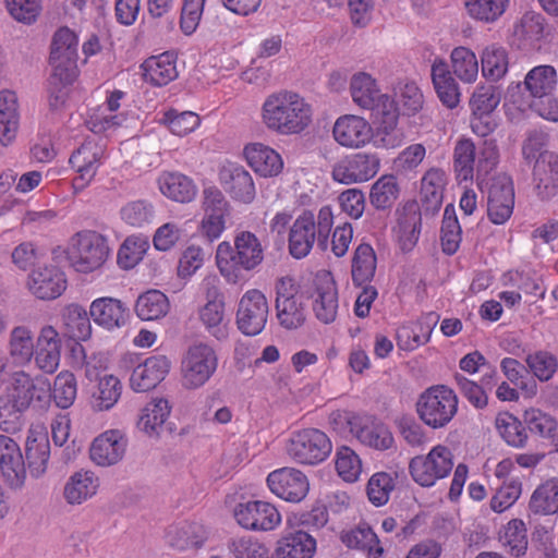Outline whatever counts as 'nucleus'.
<instances>
[{"label":"nucleus","mask_w":558,"mask_h":558,"mask_svg":"<svg viewBox=\"0 0 558 558\" xmlns=\"http://www.w3.org/2000/svg\"><path fill=\"white\" fill-rule=\"evenodd\" d=\"M105 158V144L94 138H86L73 150L69 162L76 172V177L72 180L74 193L84 191L92 183Z\"/></svg>","instance_id":"nucleus-9"},{"label":"nucleus","mask_w":558,"mask_h":558,"mask_svg":"<svg viewBox=\"0 0 558 558\" xmlns=\"http://www.w3.org/2000/svg\"><path fill=\"white\" fill-rule=\"evenodd\" d=\"M440 232L442 252L453 255L460 246L462 231L452 205H447L445 208Z\"/></svg>","instance_id":"nucleus-55"},{"label":"nucleus","mask_w":558,"mask_h":558,"mask_svg":"<svg viewBox=\"0 0 558 558\" xmlns=\"http://www.w3.org/2000/svg\"><path fill=\"white\" fill-rule=\"evenodd\" d=\"M141 68L144 80L155 86H165L178 77L173 54L169 52L148 58Z\"/></svg>","instance_id":"nucleus-40"},{"label":"nucleus","mask_w":558,"mask_h":558,"mask_svg":"<svg viewBox=\"0 0 558 558\" xmlns=\"http://www.w3.org/2000/svg\"><path fill=\"white\" fill-rule=\"evenodd\" d=\"M20 124L19 101L14 92H0V144L7 146L16 136Z\"/></svg>","instance_id":"nucleus-37"},{"label":"nucleus","mask_w":558,"mask_h":558,"mask_svg":"<svg viewBox=\"0 0 558 558\" xmlns=\"http://www.w3.org/2000/svg\"><path fill=\"white\" fill-rule=\"evenodd\" d=\"M168 311V298L158 290H149L141 294L135 304L136 315L142 320L159 319L163 317Z\"/></svg>","instance_id":"nucleus-50"},{"label":"nucleus","mask_w":558,"mask_h":558,"mask_svg":"<svg viewBox=\"0 0 558 558\" xmlns=\"http://www.w3.org/2000/svg\"><path fill=\"white\" fill-rule=\"evenodd\" d=\"M25 412L23 408L0 396V429L7 434H15L25 425Z\"/></svg>","instance_id":"nucleus-63"},{"label":"nucleus","mask_w":558,"mask_h":558,"mask_svg":"<svg viewBox=\"0 0 558 558\" xmlns=\"http://www.w3.org/2000/svg\"><path fill=\"white\" fill-rule=\"evenodd\" d=\"M446 184V174L441 169L428 170L423 179L421 186L422 201L427 209L438 210L442 204V194Z\"/></svg>","instance_id":"nucleus-53"},{"label":"nucleus","mask_w":558,"mask_h":558,"mask_svg":"<svg viewBox=\"0 0 558 558\" xmlns=\"http://www.w3.org/2000/svg\"><path fill=\"white\" fill-rule=\"evenodd\" d=\"M77 383L74 374L70 372L59 373L53 381L51 397L60 409H69L75 401Z\"/></svg>","instance_id":"nucleus-61"},{"label":"nucleus","mask_w":558,"mask_h":558,"mask_svg":"<svg viewBox=\"0 0 558 558\" xmlns=\"http://www.w3.org/2000/svg\"><path fill=\"white\" fill-rule=\"evenodd\" d=\"M276 294L275 308L279 325L287 330L303 326L306 320V304L293 279L280 278L276 283Z\"/></svg>","instance_id":"nucleus-7"},{"label":"nucleus","mask_w":558,"mask_h":558,"mask_svg":"<svg viewBox=\"0 0 558 558\" xmlns=\"http://www.w3.org/2000/svg\"><path fill=\"white\" fill-rule=\"evenodd\" d=\"M71 265L80 272L98 269L109 255L107 239L93 230H83L73 234L66 250Z\"/></svg>","instance_id":"nucleus-4"},{"label":"nucleus","mask_w":558,"mask_h":558,"mask_svg":"<svg viewBox=\"0 0 558 558\" xmlns=\"http://www.w3.org/2000/svg\"><path fill=\"white\" fill-rule=\"evenodd\" d=\"M49 391L50 384L48 380L37 379L36 383L25 372H16L13 375L11 386L2 396L27 410L35 398L40 401Z\"/></svg>","instance_id":"nucleus-24"},{"label":"nucleus","mask_w":558,"mask_h":558,"mask_svg":"<svg viewBox=\"0 0 558 558\" xmlns=\"http://www.w3.org/2000/svg\"><path fill=\"white\" fill-rule=\"evenodd\" d=\"M376 266L374 248L368 243H361L352 257L351 275L354 284L363 286L371 282L375 276Z\"/></svg>","instance_id":"nucleus-46"},{"label":"nucleus","mask_w":558,"mask_h":558,"mask_svg":"<svg viewBox=\"0 0 558 558\" xmlns=\"http://www.w3.org/2000/svg\"><path fill=\"white\" fill-rule=\"evenodd\" d=\"M267 485L271 493L290 502H299L304 499L310 487L305 474L292 468H282L270 472L267 476Z\"/></svg>","instance_id":"nucleus-17"},{"label":"nucleus","mask_w":558,"mask_h":558,"mask_svg":"<svg viewBox=\"0 0 558 558\" xmlns=\"http://www.w3.org/2000/svg\"><path fill=\"white\" fill-rule=\"evenodd\" d=\"M207 302L199 310V319L217 340H225L228 337L225 318V296L218 288L211 287L206 292Z\"/></svg>","instance_id":"nucleus-28"},{"label":"nucleus","mask_w":558,"mask_h":558,"mask_svg":"<svg viewBox=\"0 0 558 558\" xmlns=\"http://www.w3.org/2000/svg\"><path fill=\"white\" fill-rule=\"evenodd\" d=\"M219 182L225 192L236 202L251 204L256 196L253 177L243 166L225 165L219 171Z\"/></svg>","instance_id":"nucleus-19"},{"label":"nucleus","mask_w":558,"mask_h":558,"mask_svg":"<svg viewBox=\"0 0 558 558\" xmlns=\"http://www.w3.org/2000/svg\"><path fill=\"white\" fill-rule=\"evenodd\" d=\"M78 38L69 27L59 28L51 40V71L77 75Z\"/></svg>","instance_id":"nucleus-16"},{"label":"nucleus","mask_w":558,"mask_h":558,"mask_svg":"<svg viewBox=\"0 0 558 558\" xmlns=\"http://www.w3.org/2000/svg\"><path fill=\"white\" fill-rule=\"evenodd\" d=\"M400 189L395 175L380 177L371 189L369 202L378 210L389 209L399 197Z\"/></svg>","instance_id":"nucleus-54"},{"label":"nucleus","mask_w":558,"mask_h":558,"mask_svg":"<svg viewBox=\"0 0 558 558\" xmlns=\"http://www.w3.org/2000/svg\"><path fill=\"white\" fill-rule=\"evenodd\" d=\"M509 0H465L468 14L483 23L496 22L507 10Z\"/></svg>","instance_id":"nucleus-58"},{"label":"nucleus","mask_w":558,"mask_h":558,"mask_svg":"<svg viewBox=\"0 0 558 558\" xmlns=\"http://www.w3.org/2000/svg\"><path fill=\"white\" fill-rule=\"evenodd\" d=\"M0 469L12 488L23 486L26 477L24 458L15 440L7 435H0Z\"/></svg>","instance_id":"nucleus-25"},{"label":"nucleus","mask_w":558,"mask_h":558,"mask_svg":"<svg viewBox=\"0 0 558 558\" xmlns=\"http://www.w3.org/2000/svg\"><path fill=\"white\" fill-rule=\"evenodd\" d=\"M168 544L180 551L203 546L208 537L206 529L196 522H183L167 531Z\"/></svg>","instance_id":"nucleus-36"},{"label":"nucleus","mask_w":558,"mask_h":558,"mask_svg":"<svg viewBox=\"0 0 558 558\" xmlns=\"http://www.w3.org/2000/svg\"><path fill=\"white\" fill-rule=\"evenodd\" d=\"M482 73L493 82L501 80L508 72L509 57L506 48L498 45L487 46L481 56Z\"/></svg>","instance_id":"nucleus-49"},{"label":"nucleus","mask_w":558,"mask_h":558,"mask_svg":"<svg viewBox=\"0 0 558 558\" xmlns=\"http://www.w3.org/2000/svg\"><path fill=\"white\" fill-rule=\"evenodd\" d=\"M379 165V158L374 154H352L335 163L331 175L343 184L365 182L376 175Z\"/></svg>","instance_id":"nucleus-14"},{"label":"nucleus","mask_w":558,"mask_h":558,"mask_svg":"<svg viewBox=\"0 0 558 558\" xmlns=\"http://www.w3.org/2000/svg\"><path fill=\"white\" fill-rule=\"evenodd\" d=\"M157 182L161 194L174 202L190 203L197 194L193 179L181 172H162Z\"/></svg>","instance_id":"nucleus-35"},{"label":"nucleus","mask_w":558,"mask_h":558,"mask_svg":"<svg viewBox=\"0 0 558 558\" xmlns=\"http://www.w3.org/2000/svg\"><path fill=\"white\" fill-rule=\"evenodd\" d=\"M65 335L75 341H85L92 335L90 315L80 304L72 303L62 310Z\"/></svg>","instance_id":"nucleus-42"},{"label":"nucleus","mask_w":558,"mask_h":558,"mask_svg":"<svg viewBox=\"0 0 558 558\" xmlns=\"http://www.w3.org/2000/svg\"><path fill=\"white\" fill-rule=\"evenodd\" d=\"M393 489V477L389 473L377 472L369 478L366 490L369 501L374 506L379 507L388 502L389 496Z\"/></svg>","instance_id":"nucleus-64"},{"label":"nucleus","mask_w":558,"mask_h":558,"mask_svg":"<svg viewBox=\"0 0 558 558\" xmlns=\"http://www.w3.org/2000/svg\"><path fill=\"white\" fill-rule=\"evenodd\" d=\"M287 450L295 462L314 465L329 457L332 445L329 437L320 429L304 428L292 433Z\"/></svg>","instance_id":"nucleus-6"},{"label":"nucleus","mask_w":558,"mask_h":558,"mask_svg":"<svg viewBox=\"0 0 558 558\" xmlns=\"http://www.w3.org/2000/svg\"><path fill=\"white\" fill-rule=\"evenodd\" d=\"M50 457V442L47 433L29 429L25 441V464L33 476L43 475Z\"/></svg>","instance_id":"nucleus-32"},{"label":"nucleus","mask_w":558,"mask_h":558,"mask_svg":"<svg viewBox=\"0 0 558 558\" xmlns=\"http://www.w3.org/2000/svg\"><path fill=\"white\" fill-rule=\"evenodd\" d=\"M352 100L362 109L374 107L375 101L380 97V89L376 80L366 72H357L350 81Z\"/></svg>","instance_id":"nucleus-48"},{"label":"nucleus","mask_w":558,"mask_h":558,"mask_svg":"<svg viewBox=\"0 0 558 558\" xmlns=\"http://www.w3.org/2000/svg\"><path fill=\"white\" fill-rule=\"evenodd\" d=\"M500 368L510 383L525 391L529 396L536 393V381L527 378V369L518 360L505 357L500 362Z\"/></svg>","instance_id":"nucleus-62"},{"label":"nucleus","mask_w":558,"mask_h":558,"mask_svg":"<svg viewBox=\"0 0 558 558\" xmlns=\"http://www.w3.org/2000/svg\"><path fill=\"white\" fill-rule=\"evenodd\" d=\"M233 515L239 525L251 531H272L281 523L278 509L263 500L238 504Z\"/></svg>","instance_id":"nucleus-13"},{"label":"nucleus","mask_w":558,"mask_h":558,"mask_svg":"<svg viewBox=\"0 0 558 558\" xmlns=\"http://www.w3.org/2000/svg\"><path fill=\"white\" fill-rule=\"evenodd\" d=\"M534 189L543 199L554 197L558 192V155L544 150L536 158L533 168Z\"/></svg>","instance_id":"nucleus-23"},{"label":"nucleus","mask_w":558,"mask_h":558,"mask_svg":"<svg viewBox=\"0 0 558 558\" xmlns=\"http://www.w3.org/2000/svg\"><path fill=\"white\" fill-rule=\"evenodd\" d=\"M341 541L348 547L363 550L372 558L381 556L384 551L376 533L366 523H361L355 529L343 532Z\"/></svg>","instance_id":"nucleus-47"},{"label":"nucleus","mask_w":558,"mask_h":558,"mask_svg":"<svg viewBox=\"0 0 558 558\" xmlns=\"http://www.w3.org/2000/svg\"><path fill=\"white\" fill-rule=\"evenodd\" d=\"M453 73L465 83H472L478 74V61L475 53L466 47H457L450 54Z\"/></svg>","instance_id":"nucleus-57"},{"label":"nucleus","mask_w":558,"mask_h":558,"mask_svg":"<svg viewBox=\"0 0 558 558\" xmlns=\"http://www.w3.org/2000/svg\"><path fill=\"white\" fill-rule=\"evenodd\" d=\"M514 208V187L511 177L500 173L493 178L487 193V217L494 225L507 222Z\"/></svg>","instance_id":"nucleus-15"},{"label":"nucleus","mask_w":558,"mask_h":558,"mask_svg":"<svg viewBox=\"0 0 558 558\" xmlns=\"http://www.w3.org/2000/svg\"><path fill=\"white\" fill-rule=\"evenodd\" d=\"M523 83L533 99L549 96L557 85L556 70L551 65L535 66L525 75Z\"/></svg>","instance_id":"nucleus-44"},{"label":"nucleus","mask_w":558,"mask_h":558,"mask_svg":"<svg viewBox=\"0 0 558 558\" xmlns=\"http://www.w3.org/2000/svg\"><path fill=\"white\" fill-rule=\"evenodd\" d=\"M396 232L402 250H411L418 240L421 233V210L416 202H407L398 208Z\"/></svg>","instance_id":"nucleus-31"},{"label":"nucleus","mask_w":558,"mask_h":558,"mask_svg":"<svg viewBox=\"0 0 558 558\" xmlns=\"http://www.w3.org/2000/svg\"><path fill=\"white\" fill-rule=\"evenodd\" d=\"M168 400L163 398L154 399L141 411L137 426L149 436H158L170 414Z\"/></svg>","instance_id":"nucleus-43"},{"label":"nucleus","mask_w":558,"mask_h":558,"mask_svg":"<svg viewBox=\"0 0 558 558\" xmlns=\"http://www.w3.org/2000/svg\"><path fill=\"white\" fill-rule=\"evenodd\" d=\"M264 259V250L258 238L250 231H241L234 243L221 242L216 252V263L221 276L229 283H238L245 274L257 268Z\"/></svg>","instance_id":"nucleus-2"},{"label":"nucleus","mask_w":558,"mask_h":558,"mask_svg":"<svg viewBox=\"0 0 558 558\" xmlns=\"http://www.w3.org/2000/svg\"><path fill=\"white\" fill-rule=\"evenodd\" d=\"M453 468L451 450L442 445L435 446L426 456H416L409 463L410 474L423 487L433 486L446 477Z\"/></svg>","instance_id":"nucleus-8"},{"label":"nucleus","mask_w":558,"mask_h":558,"mask_svg":"<svg viewBox=\"0 0 558 558\" xmlns=\"http://www.w3.org/2000/svg\"><path fill=\"white\" fill-rule=\"evenodd\" d=\"M27 286L40 300H54L66 289L64 272L56 265H41L32 270Z\"/></svg>","instance_id":"nucleus-18"},{"label":"nucleus","mask_w":558,"mask_h":558,"mask_svg":"<svg viewBox=\"0 0 558 558\" xmlns=\"http://www.w3.org/2000/svg\"><path fill=\"white\" fill-rule=\"evenodd\" d=\"M34 336L26 326H16L10 332L9 355L13 364L24 366L28 364L34 356Z\"/></svg>","instance_id":"nucleus-45"},{"label":"nucleus","mask_w":558,"mask_h":558,"mask_svg":"<svg viewBox=\"0 0 558 558\" xmlns=\"http://www.w3.org/2000/svg\"><path fill=\"white\" fill-rule=\"evenodd\" d=\"M269 306L265 294L252 289L240 299L236 311L238 328L246 336L258 335L267 323Z\"/></svg>","instance_id":"nucleus-12"},{"label":"nucleus","mask_w":558,"mask_h":558,"mask_svg":"<svg viewBox=\"0 0 558 558\" xmlns=\"http://www.w3.org/2000/svg\"><path fill=\"white\" fill-rule=\"evenodd\" d=\"M124 97L121 90H114L107 98L102 106H99L89 117L88 125L93 133H104L116 129L125 121L122 113H117L120 108V100Z\"/></svg>","instance_id":"nucleus-33"},{"label":"nucleus","mask_w":558,"mask_h":558,"mask_svg":"<svg viewBox=\"0 0 558 558\" xmlns=\"http://www.w3.org/2000/svg\"><path fill=\"white\" fill-rule=\"evenodd\" d=\"M89 315L97 325L112 330L126 324L129 308L118 299L104 296L92 302Z\"/></svg>","instance_id":"nucleus-29"},{"label":"nucleus","mask_w":558,"mask_h":558,"mask_svg":"<svg viewBox=\"0 0 558 558\" xmlns=\"http://www.w3.org/2000/svg\"><path fill=\"white\" fill-rule=\"evenodd\" d=\"M353 436L364 446L385 451L393 447L389 427L374 416L349 413L343 416Z\"/></svg>","instance_id":"nucleus-11"},{"label":"nucleus","mask_w":558,"mask_h":558,"mask_svg":"<svg viewBox=\"0 0 558 558\" xmlns=\"http://www.w3.org/2000/svg\"><path fill=\"white\" fill-rule=\"evenodd\" d=\"M458 397L445 386L435 385L423 391L416 402L418 417L429 427H445L457 414Z\"/></svg>","instance_id":"nucleus-5"},{"label":"nucleus","mask_w":558,"mask_h":558,"mask_svg":"<svg viewBox=\"0 0 558 558\" xmlns=\"http://www.w3.org/2000/svg\"><path fill=\"white\" fill-rule=\"evenodd\" d=\"M61 338L52 326L41 328L34 349L37 367L46 374L54 373L60 364Z\"/></svg>","instance_id":"nucleus-26"},{"label":"nucleus","mask_w":558,"mask_h":558,"mask_svg":"<svg viewBox=\"0 0 558 558\" xmlns=\"http://www.w3.org/2000/svg\"><path fill=\"white\" fill-rule=\"evenodd\" d=\"M511 556L519 558L526 554L529 539L525 523L520 519L510 520L499 537Z\"/></svg>","instance_id":"nucleus-51"},{"label":"nucleus","mask_w":558,"mask_h":558,"mask_svg":"<svg viewBox=\"0 0 558 558\" xmlns=\"http://www.w3.org/2000/svg\"><path fill=\"white\" fill-rule=\"evenodd\" d=\"M244 156L250 167L264 178L276 177L282 171L281 156L267 145L248 144L244 147Z\"/></svg>","instance_id":"nucleus-30"},{"label":"nucleus","mask_w":558,"mask_h":558,"mask_svg":"<svg viewBox=\"0 0 558 558\" xmlns=\"http://www.w3.org/2000/svg\"><path fill=\"white\" fill-rule=\"evenodd\" d=\"M430 76L440 102L449 109L456 108L460 102L461 94L448 64L444 60H435L432 65Z\"/></svg>","instance_id":"nucleus-34"},{"label":"nucleus","mask_w":558,"mask_h":558,"mask_svg":"<svg viewBox=\"0 0 558 558\" xmlns=\"http://www.w3.org/2000/svg\"><path fill=\"white\" fill-rule=\"evenodd\" d=\"M476 162V146L473 141L465 137L458 140L453 148L452 167L459 183L473 180Z\"/></svg>","instance_id":"nucleus-41"},{"label":"nucleus","mask_w":558,"mask_h":558,"mask_svg":"<svg viewBox=\"0 0 558 558\" xmlns=\"http://www.w3.org/2000/svg\"><path fill=\"white\" fill-rule=\"evenodd\" d=\"M77 75L51 71L48 80V106L50 111L57 112L63 108L69 96V87Z\"/></svg>","instance_id":"nucleus-56"},{"label":"nucleus","mask_w":558,"mask_h":558,"mask_svg":"<svg viewBox=\"0 0 558 558\" xmlns=\"http://www.w3.org/2000/svg\"><path fill=\"white\" fill-rule=\"evenodd\" d=\"M262 118L271 131L282 135L299 134L310 125L312 108L300 95L279 92L265 99Z\"/></svg>","instance_id":"nucleus-1"},{"label":"nucleus","mask_w":558,"mask_h":558,"mask_svg":"<svg viewBox=\"0 0 558 558\" xmlns=\"http://www.w3.org/2000/svg\"><path fill=\"white\" fill-rule=\"evenodd\" d=\"M332 134L339 145L348 148H360L371 141L373 129L364 118L345 114L337 119Z\"/></svg>","instance_id":"nucleus-21"},{"label":"nucleus","mask_w":558,"mask_h":558,"mask_svg":"<svg viewBox=\"0 0 558 558\" xmlns=\"http://www.w3.org/2000/svg\"><path fill=\"white\" fill-rule=\"evenodd\" d=\"M99 487L98 477L90 471L72 474L63 488V497L70 505H81L92 498Z\"/></svg>","instance_id":"nucleus-39"},{"label":"nucleus","mask_w":558,"mask_h":558,"mask_svg":"<svg viewBox=\"0 0 558 558\" xmlns=\"http://www.w3.org/2000/svg\"><path fill=\"white\" fill-rule=\"evenodd\" d=\"M524 423L510 413L499 414L496 418V427L502 439L512 447L523 448L527 442V434Z\"/></svg>","instance_id":"nucleus-59"},{"label":"nucleus","mask_w":558,"mask_h":558,"mask_svg":"<svg viewBox=\"0 0 558 558\" xmlns=\"http://www.w3.org/2000/svg\"><path fill=\"white\" fill-rule=\"evenodd\" d=\"M122 391L120 380L113 375H106L99 379L96 391L93 393V407L98 411L111 409L119 400Z\"/></svg>","instance_id":"nucleus-60"},{"label":"nucleus","mask_w":558,"mask_h":558,"mask_svg":"<svg viewBox=\"0 0 558 558\" xmlns=\"http://www.w3.org/2000/svg\"><path fill=\"white\" fill-rule=\"evenodd\" d=\"M529 507L535 514L558 513V480L539 485L532 494Z\"/></svg>","instance_id":"nucleus-52"},{"label":"nucleus","mask_w":558,"mask_h":558,"mask_svg":"<svg viewBox=\"0 0 558 558\" xmlns=\"http://www.w3.org/2000/svg\"><path fill=\"white\" fill-rule=\"evenodd\" d=\"M126 439L118 429L107 430L92 444L90 459L101 466L118 463L124 456Z\"/></svg>","instance_id":"nucleus-27"},{"label":"nucleus","mask_w":558,"mask_h":558,"mask_svg":"<svg viewBox=\"0 0 558 558\" xmlns=\"http://www.w3.org/2000/svg\"><path fill=\"white\" fill-rule=\"evenodd\" d=\"M311 298L315 317L323 324L335 322L339 301L337 287L330 274L316 277Z\"/></svg>","instance_id":"nucleus-20"},{"label":"nucleus","mask_w":558,"mask_h":558,"mask_svg":"<svg viewBox=\"0 0 558 558\" xmlns=\"http://www.w3.org/2000/svg\"><path fill=\"white\" fill-rule=\"evenodd\" d=\"M170 361L166 355H153L138 364L130 378L131 388L137 392L154 389L170 371Z\"/></svg>","instance_id":"nucleus-22"},{"label":"nucleus","mask_w":558,"mask_h":558,"mask_svg":"<svg viewBox=\"0 0 558 558\" xmlns=\"http://www.w3.org/2000/svg\"><path fill=\"white\" fill-rule=\"evenodd\" d=\"M333 226V214L330 206H323L317 221L311 210H304L293 222L289 233V252L298 259L307 256L315 240L322 251L328 247L329 233Z\"/></svg>","instance_id":"nucleus-3"},{"label":"nucleus","mask_w":558,"mask_h":558,"mask_svg":"<svg viewBox=\"0 0 558 558\" xmlns=\"http://www.w3.org/2000/svg\"><path fill=\"white\" fill-rule=\"evenodd\" d=\"M316 539L306 531L298 530L284 535L276 548V558H313Z\"/></svg>","instance_id":"nucleus-38"},{"label":"nucleus","mask_w":558,"mask_h":558,"mask_svg":"<svg viewBox=\"0 0 558 558\" xmlns=\"http://www.w3.org/2000/svg\"><path fill=\"white\" fill-rule=\"evenodd\" d=\"M217 365L218 359L210 345H191L182 360L183 385L190 389L202 387L216 372Z\"/></svg>","instance_id":"nucleus-10"}]
</instances>
